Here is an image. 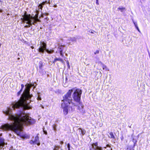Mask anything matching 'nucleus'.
<instances>
[{
	"label": "nucleus",
	"instance_id": "nucleus-1",
	"mask_svg": "<svg viewBox=\"0 0 150 150\" xmlns=\"http://www.w3.org/2000/svg\"><path fill=\"white\" fill-rule=\"evenodd\" d=\"M4 114L8 116V119L14 122L11 124H5L1 126V128L5 131H12L18 135L20 136L22 131L23 125H30L34 124L35 120L27 114L22 116L20 114L16 115L12 114L11 109L8 108L4 111Z\"/></svg>",
	"mask_w": 150,
	"mask_h": 150
},
{
	"label": "nucleus",
	"instance_id": "nucleus-2",
	"mask_svg": "<svg viewBox=\"0 0 150 150\" xmlns=\"http://www.w3.org/2000/svg\"><path fill=\"white\" fill-rule=\"evenodd\" d=\"M74 88L69 90L63 97L61 106L63 109V112L65 115L68 113V111H73L75 109V107L77 106V109L80 110L83 108L84 106L81 101V96L82 91L79 88H76L73 93L72 97L74 100L78 103L79 105H77L73 102L71 95Z\"/></svg>",
	"mask_w": 150,
	"mask_h": 150
},
{
	"label": "nucleus",
	"instance_id": "nucleus-3",
	"mask_svg": "<svg viewBox=\"0 0 150 150\" xmlns=\"http://www.w3.org/2000/svg\"><path fill=\"white\" fill-rule=\"evenodd\" d=\"M25 86L26 88L21 95L19 100L17 101H16L15 103H11L12 108L14 110L15 109H19L22 107L25 110L31 109V106L29 104L31 100H30L29 103H27V100L31 99L33 97V95L30 94V92L31 86L28 84L26 85Z\"/></svg>",
	"mask_w": 150,
	"mask_h": 150
},
{
	"label": "nucleus",
	"instance_id": "nucleus-4",
	"mask_svg": "<svg viewBox=\"0 0 150 150\" xmlns=\"http://www.w3.org/2000/svg\"><path fill=\"white\" fill-rule=\"evenodd\" d=\"M38 13L36 14L35 16H33L30 14H28L26 11H25L24 14L23 16V19L25 21L28 20L32 22L33 25H35L37 22H40V21L38 18Z\"/></svg>",
	"mask_w": 150,
	"mask_h": 150
},
{
	"label": "nucleus",
	"instance_id": "nucleus-5",
	"mask_svg": "<svg viewBox=\"0 0 150 150\" xmlns=\"http://www.w3.org/2000/svg\"><path fill=\"white\" fill-rule=\"evenodd\" d=\"M40 46L39 47L38 49V51L40 52H41L42 53H43L44 51L46 50H47L46 49V47L47 45L44 42H40Z\"/></svg>",
	"mask_w": 150,
	"mask_h": 150
},
{
	"label": "nucleus",
	"instance_id": "nucleus-6",
	"mask_svg": "<svg viewBox=\"0 0 150 150\" xmlns=\"http://www.w3.org/2000/svg\"><path fill=\"white\" fill-rule=\"evenodd\" d=\"M29 143L31 144H37L39 146L40 145V143L39 141V137L37 135L35 137L34 141L31 140L29 142Z\"/></svg>",
	"mask_w": 150,
	"mask_h": 150
},
{
	"label": "nucleus",
	"instance_id": "nucleus-7",
	"mask_svg": "<svg viewBox=\"0 0 150 150\" xmlns=\"http://www.w3.org/2000/svg\"><path fill=\"white\" fill-rule=\"evenodd\" d=\"M92 146L93 148L95 150H102V148L101 147H99L98 146V142H96L93 143L92 144Z\"/></svg>",
	"mask_w": 150,
	"mask_h": 150
},
{
	"label": "nucleus",
	"instance_id": "nucleus-8",
	"mask_svg": "<svg viewBox=\"0 0 150 150\" xmlns=\"http://www.w3.org/2000/svg\"><path fill=\"white\" fill-rule=\"evenodd\" d=\"M21 19L23 22L25 23L28 24V25H26L25 26V27L29 28L31 25H33L32 23V22L29 20L28 21L24 20L23 19V18H21Z\"/></svg>",
	"mask_w": 150,
	"mask_h": 150
},
{
	"label": "nucleus",
	"instance_id": "nucleus-9",
	"mask_svg": "<svg viewBox=\"0 0 150 150\" xmlns=\"http://www.w3.org/2000/svg\"><path fill=\"white\" fill-rule=\"evenodd\" d=\"M78 129L79 130V132H81L80 134H81L82 136L85 134L86 133V131L84 129H82L80 128H79V129Z\"/></svg>",
	"mask_w": 150,
	"mask_h": 150
},
{
	"label": "nucleus",
	"instance_id": "nucleus-10",
	"mask_svg": "<svg viewBox=\"0 0 150 150\" xmlns=\"http://www.w3.org/2000/svg\"><path fill=\"white\" fill-rule=\"evenodd\" d=\"M126 10V8L125 7H119L117 8V10L118 11L120 10L121 12H123Z\"/></svg>",
	"mask_w": 150,
	"mask_h": 150
},
{
	"label": "nucleus",
	"instance_id": "nucleus-11",
	"mask_svg": "<svg viewBox=\"0 0 150 150\" xmlns=\"http://www.w3.org/2000/svg\"><path fill=\"white\" fill-rule=\"evenodd\" d=\"M38 66L39 68L40 69H41L42 67L43 66V62L41 61H40L38 63Z\"/></svg>",
	"mask_w": 150,
	"mask_h": 150
},
{
	"label": "nucleus",
	"instance_id": "nucleus-12",
	"mask_svg": "<svg viewBox=\"0 0 150 150\" xmlns=\"http://www.w3.org/2000/svg\"><path fill=\"white\" fill-rule=\"evenodd\" d=\"M56 60V61H60L61 63L63 64H64V62L63 60L62 59V58H55Z\"/></svg>",
	"mask_w": 150,
	"mask_h": 150
},
{
	"label": "nucleus",
	"instance_id": "nucleus-13",
	"mask_svg": "<svg viewBox=\"0 0 150 150\" xmlns=\"http://www.w3.org/2000/svg\"><path fill=\"white\" fill-rule=\"evenodd\" d=\"M58 48L59 49V52H60L61 51L62 52H63V47L62 45H60L59 46Z\"/></svg>",
	"mask_w": 150,
	"mask_h": 150
},
{
	"label": "nucleus",
	"instance_id": "nucleus-14",
	"mask_svg": "<svg viewBox=\"0 0 150 150\" xmlns=\"http://www.w3.org/2000/svg\"><path fill=\"white\" fill-rule=\"evenodd\" d=\"M133 23L136 28L138 30V31L139 32H140L138 28V27L137 26V23H135V22L134 21H133Z\"/></svg>",
	"mask_w": 150,
	"mask_h": 150
},
{
	"label": "nucleus",
	"instance_id": "nucleus-15",
	"mask_svg": "<svg viewBox=\"0 0 150 150\" xmlns=\"http://www.w3.org/2000/svg\"><path fill=\"white\" fill-rule=\"evenodd\" d=\"M109 134L110 135V138L113 139H115V136H114L112 132H110L109 133Z\"/></svg>",
	"mask_w": 150,
	"mask_h": 150
},
{
	"label": "nucleus",
	"instance_id": "nucleus-16",
	"mask_svg": "<svg viewBox=\"0 0 150 150\" xmlns=\"http://www.w3.org/2000/svg\"><path fill=\"white\" fill-rule=\"evenodd\" d=\"M46 52L49 54H51L54 52V50H49L48 49L46 50Z\"/></svg>",
	"mask_w": 150,
	"mask_h": 150
},
{
	"label": "nucleus",
	"instance_id": "nucleus-17",
	"mask_svg": "<svg viewBox=\"0 0 150 150\" xmlns=\"http://www.w3.org/2000/svg\"><path fill=\"white\" fill-rule=\"evenodd\" d=\"M54 147V148L53 150H58L60 148L59 146L57 145H55Z\"/></svg>",
	"mask_w": 150,
	"mask_h": 150
},
{
	"label": "nucleus",
	"instance_id": "nucleus-18",
	"mask_svg": "<svg viewBox=\"0 0 150 150\" xmlns=\"http://www.w3.org/2000/svg\"><path fill=\"white\" fill-rule=\"evenodd\" d=\"M22 91H23L22 90H20V91L17 92V95L18 96L20 95L21 94V92Z\"/></svg>",
	"mask_w": 150,
	"mask_h": 150
},
{
	"label": "nucleus",
	"instance_id": "nucleus-19",
	"mask_svg": "<svg viewBox=\"0 0 150 150\" xmlns=\"http://www.w3.org/2000/svg\"><path fill=\"white\" fill-rule=\"evenodd\" d=\"M49 2H47V1L43 2L41 4L42 6L44 5L46 3H49Z\"/></svg>",
	"mask_w": 150,
	"mask_h": 150
},
{
	"label": "nucleus",
	"instance_id": "nucleus-20",
	"mask_svg": "<svg viewBox=\"0 0 150 150\" xmlns=\"http://www.w3.org/2000/svg\"><path fill=\"white\" fill-rule=\"evenodd\" d=\"M102 65H103V70L105 69H106V68H107L106 66L105 65H104V64H102Z\"/></svg>",
	"mask_w": 150,
	"mask_h": 150
},
{
	"label": "nucleus",
	"instance_id": "nucleus-21",
	"mask_svg": "<svg viewBox=\"0 0 150 150\" xmlns=\"http://www.w3.org/2000/svg\"><path fill=\"white\" fill-rule=\"evenodd\" d=\"M38 7L40 8L42 10V8L43 7L42 5L41 4H40L39 5Z\"/></svg>",
	"mask_w": 150,
	"mask_h": 150
},
{
	"label": "nucleus",
	"instance_id": "nucleus-22",
	"mask_svg": "<svg viewBox=\"0 0 150 150\" xmlns=\"http://www.w3.org/2000/svg\"><path fill=\"white\" fill-rule=\"evenodd\" d=\"M21 88L20 90H21L23 91V89L24 87V86L23 84H21Z\"/></svg>",
	"mask_w": 150,
	"mask_h": 150
},
{
	"label": "nucleus",
	"instance_id": "nucleus-23",
	"mask_svg": "<svg viewBox=\"0 0 150 150\" xmlns=\"http://www.w3.org/2000/svg\"><path fill=\"white\" fill-rule=\"evenodd\" d=\"M59 53L61 57H64V55L63 53V52H62L61 51V52H59Z\"/></svg>",
	"mask_w": 150,
	"mask_h": 150
},
{
	"label": "nucleus",
	"instance_id": "nucleus-24",
	"mask_svg": "<svg viewBox=\"0 0 150 150\" xmlns=\"http://www.w3.org/2000/svg\"><path fill=\"white\" fill-rule=\"evenodd\" d=\"M99 52V51L98 50H96V51L94 52V54H98Z\"/></svg>",
	"mask_w": 150,
	"mask_h": 150
},
{
	"label": "nucleus",
	"instance_id": "nucleus-25",
	"mask_svg": "<svg viewBox=\"0 0 150 150\" xmlns=\"http://www.w3.org/2000/svg\"><path fill=\"white\" fill-rule=\"evenodd\" d=\"M37 99L38 100H41V98L40 96H38L37 98Z\"/></svg>",
	"mask_w": 150,
	"mask_h": 150
},
{
	"label": "nucleus",
	"instance_id": "nucleus-26",
	"mask_svg": "<svg viewBox=\"0 0 150 150\" xmlns=\"http://www.w3.org/2000/svg\"><path fill=\"white\" fill-rule=\"evenodd\" d=\"M68 148V150H70V145L69 143H68L67 144Z\"/></svg>",
	"mask_w": 150,
	"mask_h": 150
},
{
	"label": "nucleus",
	"instance_id": "nucleus-27",
	"mask_svg": "<svg viewBox=\"0 0 150 150\" xmlns=\"http://www.w3.org/2000/svg\"><path fill=\"white\" fill-rule=\"evenodd\" d=\"M96 4L97 5H99V3L98 0H96Z\"/></svg>",
	"mask_w": 150,
	"mask_h": 150
},
{
	"label": "nucleus",
	"instance_id": "nucleus-28",
	"mask_svg": "<svg viewBox=\"0 0 150 150\" xmlns=\"http://www.w3.org/2000/svg\"><path fill=\"white\" fill-rule=\"evenodd\" d=\"M67 66L68 67H69H69H70L69 64V62L68 61H67Z\"/></svg>",
	"mask_w": 150,
	"mask_h": 150
},
{
	"label": "nucleus",
	"instance_id": "nucleus-29",
	"mask_svg": "<svg viewBox=\"0 0 150 150\" xmlns=\"http://www.w3.org/2000/svg\"><path fill=\"white\" fill-rule=\"evenodd\" d=\"M56 61H56V58H54V60L53 61V63H54L55 62H56Z\"/></svg>",
	"mask_w": 150,
	"mask_h": 150
},
{
	"label": "nucleus",
	"instance_id": "nucleus-30",
	"mask_svg": "<svg viewBox=\"0 0 150 150\" xmlns=\"http://www.w3.org/2000/svg\"><path fill=\"white\" fill-rule=\"evenodd\" d=\"M59 144L61 145H62L63 144V142L62 141H60L59 142Z\"/></svg>",
	"mask_w": 150,
	"mask_h": 150
},
{
	"label": "nucleus",
	"instance_id": "nucleus-31",
	"mask_svg": "<svg viewBox=\"0 0 150 150\" xmlns=\"http://www.w3.org/2000/svg\"><path fill=\"white\" fill-rule=\"evenodd\" d=\"M43 132H44V134H47V132L46 131H45L44 130H43Z\"/></svg>",
	"mask_w": 150,
	"mask_h": 150
},
{
	"label": "nucleus",
	"instance_id": "nucleus-32",
	"mask_svg": "<svg viewBox=\"0 0 150 150\" xmlns=\"http://www.w3.org/2000/svg\"><path fill=\"white\" fill-rule=\"evenodd\" d=\"M106 147H110V146L109 144H107L106 145Z\"/></svg>",
	"mask_w": 150,
	"mask_h": 150
},
{
	"label": "nucleus",
	"instance_id": "nucleus-33",
	"mask_svg": "<svg viewBox=\"0 0 150 150\" xmlns=\"http://www.w3.org/2000/svg\"><path fill=\"white\" fill-rule=\"evenodd\" d=\"M123 137H121V140H123Z\"/></svg>",
	"mask_w": 150,
	"mask_h": 150
},
{
	"label": "nucleus",
	"instance_id": "nucleus-34",
	"mask_svg": "<svg viewBox=\"0 0 150 150\" xmlns=\"http://www.w3.org/2000/svg\"><path fill=\"white\" fill-rule=\"evenodd\" d=\"M29 85H30L31 86V87L34 85L33 84H29Z\"/></svg>",
	"mask_w": 150,
	"mask_h": 150
},
{
	"label": "nucleus",
	"instance_id": "nucleus-35",
	"mask_svg": "<svg viewBox=\"0 0 150 150\" xmlns=\"http://www.w3.org/2000/svg\"><path fill=\"white\" fill-rule=\"evenodd\" d=\"M90 33H92V34H93L94 33V32H92V31H91L90 32Z\"/></svg>",
	"mask_w": 150,
	"mask_h": 150
},
{
	"label": "nucleus",
	"instance_id": "nucleus-36",
	"mask_svg": "<svg viewBox=\"0 0 150 150\" xmlns=\"http://www.w3.org/2000/svg\"><path fill=\"white\" fill-rule=\"evenodd\" d=\"M104 148H106V147H105Z\"/></svg>",
	"mask_w": 150,
	"mask_h": 150
}]
</instances>
